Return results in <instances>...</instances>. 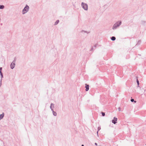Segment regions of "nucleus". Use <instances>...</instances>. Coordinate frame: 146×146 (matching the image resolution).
Wrapping results in <instances>:
<instances>
[{"label":"nucleus","mask_w":146,"mask_h":146,"mask_svg":"<svg viewBox=\"0 0 146 146\" xmlns=\"http://www.w3.org/2000/svg\"><path fill=\"white\" fill-rule=\"evenodd\" d=\"M15 60H14L11 64L10 65V67L12 69H13L15 66Z\"/></svg>","instance_id":"nucleus-4"},{"label":"nucleus","mask_w":146,"mask_h":146,"mask_svg":"<svg viewBox=\"0 0 146 146\" xmlns=\"http://www.w3.org/2000/svg\"><path fill=\"white\" fill-rule=\"evenodd\" d=\"M81 33L84 34H88L90 33V32L89 31H86L82 30L80 31Z\"/></svg>","instance_id":"nucleus-6"},{"label":"nucleus","mask_w":146,"mask_h":146,"mask_svg":"<svg viewBox=\"0 0 146 146\" xmlns=\"http://www.w3.org/2000/svg\"><path fill=\"white\" fill-rule=\"evenodd\" d=\"M1 78L2 79V78L3 77V74H1ZM1 80H2V79H1Z\"/></svg>","instance_id":"nucleus-17"},{"label":"nucleus","mask_w":146,"mask_h":146,"mask_svg":"<svg viewBox=\"0 0 146 146\" xmlns=\"http://www.w3.org/2000/svg\"><path fill=\"white\" fill-rule=\"evenodd\" d=\"M102 115L103 116H104L105 115V113L104 112H102Z\"/></svg>","instance_id":"nucleus-16"},{"label":"nucleus","mask_w":146,"mask_h":146,"mask_svg":"<svg viewBox=\"0 0 146 146\" xmlns=\"http://www.w3.org/2000/svg\"><path fill=\"white\" fill-rule=\"evenodd\" d=\"M4 116V114L3 113L2 114L0 115V120L2 119Z\"/></svg>","instance_id":"nucleus-8"},{"label":"nucleus","mask_w":146,"mask_h":146,"mask_svg":"<svg viewBox=\"0 0 146 146\" xmlns=\"http://www.w3.org/2000/svg\"><path fill=\"white\" fill-rule=\"evenodd\" d=\"M0 75L1 74H2L1 71H0Z\"/></svg>","instance_id":"nucleus-21"},{"label":"nucleus","mask_w":146,"mask_h":146,"mask_svg":"<svg viewBox=\"0 0 146 146\" xmlns=\"http://www.w3.org/2000/svg\"><path fill=\"white\" fill-rule=\"evenodd\" d=\"M100 129H101V127H98V131H97V135H98V131H99V130H100Z\"/></svg>","instance_id":"nucleus-13"},{"label":"nucleus","mask_w":146,"mask_h":146,"mask_svg":"<svg viewBox=\"0 0 146 146\" xmlns=\"http://www.w3.org/2000/svg\"><path fill=\"white\" fill-rule=\"evenodd\" d=\"M85 87L86 88V91H88V90H89V85H87L86 84V87Z\"/></svg>","instance_id":"nucleus-9"},{"label":"nucleus","mask_w":146,"mask_h":146,"mask_svg":"<svg viewBox=\"0 0 146 146\" xmlns=\"http://www.w3.org/2000/svg\"><path fill=\"white\" fill-rule=\"evenodd\" d=\"M131 102H134L135 103H136V101H134V100L133 99H131Z\"/></svg>","instance_id":"nucleus-15"},{"label":"nucleus","mask_w":146,"mask_h":146,"mask_svg":"<svg viewBox=\"0 0 146 146\" xmlns=\"http://www.w3.org/2000/svg\"><path fill=\"white\" fill-rule=\"evenodd\" d=\"M121 24V21H118L115 23L113 25L112 29L115 30L118 28Z\"/></svg>","instance_id":"nucleus-1"},{"label":"nucleus","mask_w":146,"mask_h":146,"mask_svg":"<svg viewBox=\"0 0 146 146\" xmlns=\"http://www.w3.org/2000/svg\"><path fill=\"white\" fill-rule=\"evenodd\" d=\"M137 82L138 85H139V82L138 80L137 79Z\"/></svg>","instance_id":"nucleus-18"},{"label":"nucleus","mask_w":146,"mask_h":146,"mask_svg":"<svg viewBox=\"0 0 146 146\" xmlns=\"http://www.w3.org/2000/svg\"><path fill=\"white\" fill-rule=\"evenodd\" d=\"M29 7L26 5L22 11V14L24 15L27 13L29 11Z\"/></svg>","instance_id":"nucleus-2"},{"label":"nucleus","mask_w":146,"mask_h":146,"mask_svg":"<svg viewBox=\"0 0 146 146\" xmlns=\"http://www.w3.org/2000/svg\"><path fill=\"white\" fill-rule=\"evenodd\" d=\"M117 117H114L113 118V119H112L111 121L112 123L114 124H115L117 123Z\"/></svg>","instance_id":"nucleus-5"},{"label":"nucleus","mask_w":146,"mask_h":146,"mask_svg":"<svg viewBox=\"0 0 146 146\" xmlns=\"http://www.w3.org/2000/svg\"><path fill=\"white\" fill-rule=\"evenodd\" d=\"M52 111L53 115L54 116H56L57 115V113L56 112L54 111V110H51Z\"/></svg>","instance_id":"nucleus-10"},{"label":"nucleus","mask_w":146,"mask_h":146,"mask_svg":"<svg viewBox=\"0 0 146 146\" xmlns=\"http://www.w3.org/2000/svg\"><path fill=\"white\" fill-rule=\"evenodd\" d=\"M95 145H96V146L98 145V144H97V143H95Z\"/></svg>","instance_id":"nucleus-20"},{"label":"nucleus","mask_w":146,"mask_h":146,"mask_svg":"<svg viewBox=\"0 0 146 146\" xmlns=\"http://www.w3.org/2000/svg\"><path fill=\"white\" fill-rule=\"evenodd\" d=\"M111 39L113 41L115 40V38L114 36H112L111 38Z\"/></svg>","instance_id":"nucleus-12"},{"label":"nucleus","mask_w":146,"mask_h":146,"mask_svg":"<svg viewBox=\"0 0 146 146\" xmlns=\"http://www.w3.org/2000/svg\"><path fill=\"white\" fill-rule=\"evenodd\" d=\"M145 145H146V144H145Z\"/></svg>","instance_id":"nucleus-23"},{"label":"nucleus","mask_w":146,"mask_h":146,"mask_svg":"<svg viewBox=\"0 0 146 146\" xmlns=\"http://www.w3.org/2000/svg\"><path fill=\"white\" fill-rule=\"evenodd\" d=\"M59 22V21L58 20H57L55 22V25H56Z\"/></svg>","instance_id":"nucleus-14"},{"label":"nucleus","mask_w":146,"mask_h":146,"mask_svg":"<svg viewBox=\"0 0 146 146\" xmlns=\"http://www.w3.org/2000/svg\"><path fill=\"white\" fill-rule=\"evenodd\" d=\"M81 5L82 7L85 11H87L88 10V5L87 4L84 2H82Z\"/></svg>","instance_id":"nucleus-3"},{"label":"nucleus","mask_w":146,"mask_h":146,"mask_svg":"<svg viewBox=\"0 0 146 146\" xmlns=\"http://www.w3.org/2000/svg\"><path fill=\"white\" fill-rule=\"evenodd\" d=\"M54 104L53 103H51L50 104V108L51 109V110H53V108H54Z\"/></svg>","instance_id":"nucleus-7"},{"label":"nucleus","mask_w":146,"mask_h":146,"mask_svg":"<svg viewBox=\"0 0 146 146\" xmlns=\"http://www.w3.org/2000/svg\"><path fill=\"white\" fill-rule=\"evenodd\" d=\"M5 7L3 5H0V9H3Z\"/></svg>","instance_id":"nucleus-11"},{"label":"nucleus","mask_w":146,"mask_h":146,"mask_svg":"<svg viewBox=\"0 0 146 146\" xmlns=\"http://www.w3.org/2000/svg\"><path fill=\"white\" fill-rule=\"evenodd\" d=\"M81 146H84V145H82Z\"/></svg>","instance_id":"nucleus-22"},{"label":"nucleus","mask_w":146,"mask_h":146,"mask_svg":"<svg viewBox=\"0 0 146 146\" xmlns=\"http://www.w3.org/2000/svg\"><path fill=\"white\" fill-rule=\"evenodd\" d=\"M118 109V110L119 111H121V109H120V108H119Z\"/></svg>","instance_id":"nucleus-19"}]
</instances>
